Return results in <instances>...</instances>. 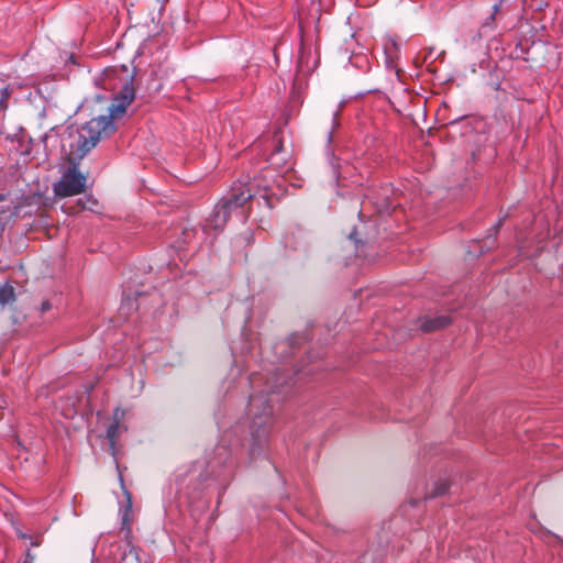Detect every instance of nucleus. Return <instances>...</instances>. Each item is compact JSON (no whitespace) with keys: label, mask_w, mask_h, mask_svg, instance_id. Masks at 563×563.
<instances>
[{"label":"nucleus","mask_w":563,"mask_h":563,"mask_svg":"<svg viewBox=\"0 0 563 563\" xmlns=\"http://www.w3.org/2000/svg\"><path fill=\"white\" fill-rule=\"evenodd\" d=\"M124 416V412L120 408H115L113 412L114 421L107 429V439L109 441L111 453L114 455V449L117 440L120 435V419Z\"/></svg>","instance_id":"6e6552de"},{"label":"nucleus","mask_w":563,"mask_h":563,"mask_svg":"<svg viewBox=\"0 0 563 563\" xmlns=\"http://www.w3.org/2000/svg\"><path fill=\"white\" fill-rule=\"evenodd\" d=\"M450 321L451 320L449 317L439 316L435 318L426 319L422 322L421 328H422L423 332H431V331L439 330V329L446 327L450 323Z\"/></svg>","instance_id":"1a4fd4ad"},{"label":"nucleus","mask_w":563,"mask_h":563,"mask_svg":"<svg viewBox=\"0 0 563 563\" xmlns=\"http://www.w3.org/2000/svg\"><path fill=\"white\" fill-rule=\"evenodd\" d=\"M123 493L125 496V503L121 506L119 514L121 518L122 530L125 531V537L131 534V522H132V496L130 492L122 485Z\"/></svg>","instance_id":"0eeeda50"},{"label":"nucleus","mask_w":563,"mask_h":563,"mask_svg":"<svg viewBox=\"0 0 563 563\" xmlns=\"http://www.w3.org/2000/svg\"><path fill=\"white\" fill-rule=\"evenodd\" d=\"M114 563H140L137 549L126 543L120 560L114 559Z\"/></svg>","instance_id":"9b49d317"},{"label":"nucleus","mask_w":563,"mask_h":563,"mask_svg":"<svg viewBox=\"0 0 563 563\" xmlns=\"http://www.w3.org/2000/svg\"><path fill=\"white\" fill-rule=\"evenodd\" d=\"M280 374H274L267 379L265 389L260 394L252 395L249 404V415L251 417L250 433V456L255 459L267 444L268 435L274 421L273 401L279 400V388L283 387Z\"/></svg>","instance_id":"f03ea898"},{"label":"nucleus","mask_w":563,"mask_h":563,"mask_svg":"<svg viewBox=\"0 0 563 563\" xmlns=\"http://www.w3.org/2000/svg\"><path fill=\"white\" fill-rule=\"evenodd\" d=\"M255 382H256V377H255V376H252V377H251V384H252V385H254V384H255Z\"/></svg>","instance_id":"f3484780"},{"label":"nucleus","mask_w":563,"mask_h":563,"mask_svg":"<svg viewBox=\"0 0 563 563\" xmlns=\"http://www.w3.org/2000/svg\"><path fill=\"white\" fill-rule=\"evenodd\" d=\"M9 96H10L9 88L8 87L2 88L1 97H0V109H4L7 107L5 100L9 98Z\"/></svg>","instance_id":"ddd939ff"},{"label":"nucleus","mask_w":563,"mask_h":563,"mask_svg":"<svg viewBox=\"0 0 563 563\" xmlns=\"http://www.w3.org/2000/svg\"><path fill=\"white\" fill-rule=\"evenodd\" d=\"M350 239H351V240H354L356 243L358 242V241L356 240V231H355V230H353V231L350 233Z\"/></svg>","instance_id":"dca6fc26"},{"label":"nucleus","mask_w":563,"mask_h":563,"mask_svg":"<svg viewBox=\"0 0 563 563\" xmlns=\"http://www.w3.org/2000/svg\"><path fill=\"white\" fill-rule=\"evenodd\" d=\"M253 197L251 189L246 185L232 188L229 196L222 198L214 207L210 216L206 219L202 230L209 234L211 231L220 232L230 216L241 208L246 201Z\"/></svg>","instance_id":"7ed1b4c3"},{"label":"nucleus","mask_w":563,"mask_h":563,"mask_svg":"<svg viewBox=\"0 0 563 563\" xmlns=\"http://www.w3.org/2000/svg\"><path fill=\"white\" fill-rule=\"evenodd\" d=\"M530 7L533 10L532 19L540 22L542 29L554 20L555 9L551 8L548 1L532 0Z\"/></svg>","instance_id":"39448f33"},{"label":"nucleus","mask_w":563,"mask_h":563,"mask_svg":"<svg viewBox=\"0 0 563 563\" xmlns=\"http://www.w3.org/2000/svg\"><path fill=\"white\" fill-rule=\"evenodd\" d=\"M135 98L132 79L124 84L109 107V115L92 118L79 130L69 133V152L79 158L84 157L97 143L108 137L114 130L113 120L123 115Z\"/></svg>","instance_id":"f257e3e1"},{"label":"nucleus","mask_w":563,"mask_h":563,"mask_svg":"<svg viewBox=\"0 0 563 563\" xmlns=\"http://www.w3.org/2000/svg\"><path fill=\"white\" fill-rule=\"evenodd\" d=\"M446 487L445 486H440L438 489H437V493L435 495H442L446 492Z\"/></svg>","instance_id":"2eb2a0df"},{"label":"nucleus","mask_w":563,"mask_h":563,"mask_svg":"<svg viewBox=\"0 0 563 563\" xmlns=\"http://www.w3.org/2000/svg\"><path fill=\"white\" fill-rule=\"evenodd\" d=\"M336 117H338V112L334 113V118H333L334 123H336Z\"/></svg>","instance_id":"6ab92c4d"},{"label":"nucleus","mask_w":563,"mask_h":563,"mask_svg":"<svg viewBox=\"0 0 563 563\" xmlns=\"http://www.w3.org/2000/svg\"><path fill=\"white\" fill-rule=\"evenodd\" d=\"M334 178L338 180L339 176L336 174V170H334Z\"/></svg>","instance_id":"aec40b11"},{"label":"nucleus","mask_w":563,"mask_h":563,"mask_svg":"<svg viewBox=\"0 0 563 563\" xmlns=\"http://www.w3.org/2000/svg\"><path fill=\"white\" fill-rule=\"evenodd\" d=\"M500 227V221L497 223L496 228H495V232L498 231V228Z\"/></svg>","instance_id":"a211bd4d"},{"label":"nucleus","mask_w":563,"mask_h":563,"mask_svg":"<svg viewBox=\"0 0 563 563\" xmlns=\"http://www.w3.org/2000/svg\"><path fill=\"white\" fill-rule=\"evenodd\" d=\"M87 177L77 167L70 164L62 173L60 178L53 184V192L57 198H66L80 195L85 191Z\"/></svg>","instance_id":"20e7f679"},{"label":"nucleus","mask_w":563,"mask_h":563,"mask_svg":"<svg viewBox=\"0 0 563 563\" xmlns=\"http://www.w3.org/2000/svg\"><path fill=\"white\" fill-rule=\"evenodd\" d=\"M15 299V296H14V288L11 286V285H3L1 288H0V306H4L9 302H12L14 301Z\"/></svg>","instance_id":"f8f14e48"},{"label":"nucleus","mask_w":563,"mask_h":563,"mask_svg":"<svg viewBox=\"0 0 563 563\" xmlns=\"http://www.w3.org/2000/svg\"><path fill=\"white\" fill-rule=\"evenodd\" d=\"M49 309H51V303H49L48 301H44V302H42V305H41V311H42V312H46V311H48Z\"/></svg>","instance_id":"4468645a"},{"label":"nucleus","mask_w":563,"mask_h":563,"mask_svg":"<svg viewBox=\"0 0 563 563\" xmlns=\"http://www.w3.org/2000/svg\"><path fill=\"white\" fill-rule=\"evenodd\" d=\"M229 455L225 439H222L221 443L214 449V457L209 462L210 466L213 468L217 465L225 464Z\"/></svg>","instance_id":"9d476101"},{"label":"nucleus","mask_w":563,"mask_h":563,"mask_svg":"<svg viewBox=\"0 0 563 563\" xmlns=\"http://www.w3.org/2000/svg\"><path fill=\"white\" fill-rule=\"evenodd\" d=\"M385 64L390 70H394L399 76L397 60L400 56V46L394 38H388L384 44Z\"/></svg>","instance_id":"423d86ee"}]
</instances>
